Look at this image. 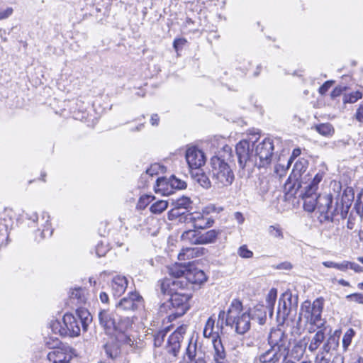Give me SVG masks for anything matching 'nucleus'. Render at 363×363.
Masks as SVG:
<instances>
[{
	"mask_svg": "<svg viewBox=\"0 0 363 363\" xmlns=\"http://www.w3.org/2000/svg\"><path fill=\"white\" fill-rule=\"evenodd\" d=\"M274 144L270 138H265L255 147L254 143L247 140H241L236 145V153L239 165L244 168L247 163H255L259 168L268 166L273 156Z\"/></svg>",
	"mask_w": 363,
	"mask_h": 363,
	"instance_id": "nucleus-1",
	"label": "nucleus"
},
{
	"mask_svg": "<svg viewBox=\"0 0 363 363\" xmlns=\"http://www.w3.org/2000/svg\"><path fill=\"white\" fill-rule=\"evenodd\" d=\"M232 159V150L228 145L223 147L217 155L211 159V176L214 186L224 188L230 186L235 179L234 172L229 162Z\"/></svg>",
	"mask_w": 363,
	"mask_h": 363,
	"instance_id": "nucleus-2",
	"label": "nucleus"
},
{
	"mask_svg": "<svg viewBox=\"0 0 363 363\" xmlns=\"http://www.w3.org/2000/svg\"><path fill=\"white\" fill-rule=\"evenodd\" d=\"M250 313L243 311L242 302L233 299L228 309L225 323L235 328V331L240 335L246 333L250 328Z\"/></svg>",
	"mask_w": 363,
	"mask_h": 363,
	"instance_id": "nucleus-3",
	"label": "nucleus"
},
{
	"mask_svg": "<svg viewBox=\"0 0 363 363\" xmlns=\"http://www.w3.org/2000/svg\"><path fill=\"white\" fill-rule=\"evenodd\" d=\"M323 305V298H318L313 303L305 301L301 306L299 320L301 317L306 320V322L310 325L308 328L310 333L315 332V327L321 328L324 325L325 322L321 318Z\"/></svg>",
	"mask_w": 363,
	"mask_h": 363,
	"instance_id": "nucleus-4",
	"label": "nucleus"
},
{
	"mask_svg": "<svg viewBox=\"0 0 363 363\" xmlns=\"http://www.w3.org/2000/svg\"><path fill=\"white\" fill-rule=\"evenodd\" d=\"M304 209L308 212H313L315 209L321 214L335 216L338 213L336 206L333 205L331 194H319L313 197L305 199Z\"/></svg>",
	"mask_w": 363,
	"mask_h": 363,
	"instance_id": "nucleus-5",
	"label": "nucleus"
},
{
	"mask_svg": "<svg viewBox=\"0 0 363 363\" xmlns=\"http://www.w3.org/2000/svg\"><path fill=\"white\" fill-rule=\"evenodd\" d=\"M223 208L220 206H216L214 204H209L204 207L201 212H194L184 216V222L192 223L195 229H206L211 227L214 223V220L208 216L211 213H220Z\"/></svg>",
	"mask_w": 363,
	"mask_h": 363,
	"instance_id": "nucleus-6",
	"label": "nucleus"
},
{
	"mask_svg": "<svg viewBox=\"0 0 363 363\" xmlns=\"http://www.w3.org/2000/svg\"><path fill=\"white\" fill-rule=\"evenodd\" d=\"M169 296L170 298L169 302L161 306L160 311L162 312L164 311L166 307L172 306V308L176 310V311L172 312V314L177 316H181L184 314L189 308V300L191 298L190 294L180 292L169 294Z\"/></svg>",
	"mask_w": 363,
	"mask_h": 363,
	"instance_id": "nucleus-7",
	"label": "nucleus"
},
{
	"mask_svg": "<svg viewBox=\"0 0 363 363\" xmlns=\"http://www.w3.org/2000/svg\"><path fill=\"white\" fill-rule=\"evenodd\" d=\"M143 297L136 291L130 292L116 305L118 312L131 313L142 309L144 306Z\"/></svg>",
	"mask_w": 363,
	"mask_h": 363,
	"instance_id": "nucleus-8",
	"label": "nucleus"
},
{
	"mask_svg": "<svg viewBox=\"0 0 363 363\" xmlns=\"http://www.w3.org/2000/svg\"><path fill=\"white\" fill-rule=\"evenodd\" d=\"M268 342L270 347L288 356L291 343L287 335L281 329H272L268 336Z\"/></svg>",
	"mask_w": 363,
	"mask_h": 363,
	"instance_id": "nucleus-9",
	"label": "nucleus"
},
{
	"mask_svg": "<svg viewBox=\"0 0 363 363\" xmlns=\"http://www.w3.org/2000/svg\"><path fill=\"white\" fill-rule=\"evenodd\" d=\"M186 187V182L172 176L169 179L160 177L157 179L155 191L163 195H169L173 193V189H183Z\"/></svg>",
	"mask_w": 363,
	"mask_h": 363,
	"instance_id": "nucleus-10",
	"label": "nucleus"
},
{
	"mask_svg": "<svg viewBox=\"0 0 363 363\" xmlns=\"http://www.w3.org/2000/svg\"><path fill=\"white\" fill-rule=\"evenodd\" d=\"M72 349L68 345L60 343L48 352L47 357L52 363H72Z\"/></svg>",
	"mask_w": 363,
	"mask_h": 363,
	"instance_id": "nucleus-11",
	"label": "nucleus"
},
{
	"mask_svg": "<svg viewBox=\"0 0 363 363\" xmlns=\"http://www.w3.org/2000/svg\"><path fill=\"white\" fill-rule=\"evenodd\" d=\"M187 282L184 278H166L160 284V290L163 294H172L180 293L182 291L189 289Z\"/></svg>",
	"mask_w": 363,
	"mask_h": 363,
	"instance_id": "nucleus-12",
	"label": "nucleus"
},
{
	"mask_svg": "<svg viewBox=\"0 0 363 363\" xmlns=\"http://www.w3.org/2000/svg\"><path fill=\"white\" fill-rule=\"evenodd\" d=\"M185 157L191 169H199L205 164L206 161L204 152L196 146H191L187 148Z\"/></svg>",
	"mask_w": 363,
	"mask_h": 363,
	"instance_id": "nucleus-13",
	"label": "nucleus"
},
{
	"mask_svg": "<svg viewBox=\"0 0 363 363\" xmlns=\"http://www.w3.org/2000/svg\"><path fill=\"white\" fill-rule=\"evenodd\" d=\"M287 355L271 347L255 359L256 363H284Z\"/></svg>",
	"mask_w": 363,
	"mask_h": 363,
	"instance_id": "nucleus-14",
	"label": "nucleus"
},
{
	"mask_svg": "<svg viewBox=\"0 0 363 363\" xmlns=\"http://www.w3.org/2000/svg\"><path fill=\"white\" fill-rule=\"evenodd\" d=\"M324 177L323 172H317L313 178L308 179V182H302L301 187L304 189L303 200L316 195L318 184Z\"/></svg>",
	"mask_w": 363,
	"mask_h": 363,
	"instance_id": "nucleus-15",
	"label": "nucleus"
},
{
	"mask_svg": "<svg viewBox=\"0 0 363 363\" xmlns=\"http://www.w3.org/2000/svg\"><path fill=\"white\" fill-rule=\"evenodd\" d=\"M62 323L67 332V336L76 337L80 333V323L77 317L72 314L64 315Z\"/></svg>",
	"mask_w": 363,
	"mask_h": 363,
	"instance_id": "nucleus-16",
	"label": "nucleus"
},
{
	"mask_svg": "<svg viewBox=\"0 0 363 363\" xmlns=\"http://www.w3.org/2000/svg\"><path fill=\"white\" fill-rule=\"evenodd\" d=\"M184 278L188 281L189 288L191 284H201L206 281V276L202 270L190 266L188 267Z\"/></svg>",
	"mask_w": 363,
	"mask_h": 363,
	"instance_id": "nucleus-17",
	"label": "nucleus"
},
{
	"mask_svg": "<svg viewBox=\"0 0 363 363\" xmlns=\"http://www.w3.org/2000/svg\"><path fill=\"white\" fill-rule=\"evenodd\" d=\"M128 281L125 276L116 275L111 279L110 286L111 292L115 296H121L126 290Z\"/></svg>",
	"mask_w": 363,
	"mask_h": 363,
	"instance_id": "nucleus-18",
	"label": "nucleus"
},
{
	"mask_svg": "<svg viewBox=\"0 0 363 363\" xmlns=\"http://www.w3.org/2000/svg\"><path fill=\"white\" fill-rule=\"evenodd\" d=\"M291 296L283 294L279 299L277 308V314L279 318L286 319L290 312Z\"/></svg>",
	"mask_w": 363,
	"mask_h": 363,
	"instance_id": "nucleus-19",
	"label": "nucleus"
},
{
	"mask_svg": "<svg viewBox=\"0 0 363 363\" xmlns=\"http://www.w3.org/2000/svg\"><path fill=\"white\" fill-rule=\"evenodd\" d=\"M100 324L106 330H111L116 327L114 314L108 311L103 310L99 314Z\"/></svg>",
	"mask_w": 363,
	"mask_h": 363,
	"instance_id": "nucleus-20",
	"label": "nucleus"
},
{
	"mask_svg": "<svg viewBox=\"0 0 363 363\" xmlns=\"http://www.w3.org/2000/svg\"><path fill=\"white\" fill-rule=\"evenodd\" d=\"M196 342H192L191 340L186 349L182 360L179 363H194L198 359Z\"/></svg>",
	"mask_w": 363,
	"mask_h": 363,
	"instance_id": "nucleus-21",
	"label": "nucleus"
},
{
	"mask_svg": "<svg viewBox=\"0 0 363 363\" xmlns=\"http://www.w3.org/2000/svg\"><path fill=\"white\" fill-rule=\"evenodd\" d=\"M309 341L308 350L311 352H315L325 340V333L322 330L317 331L311 338L307 337Z\"/></svg>",
	"mask_w": 363,
	"mask_h": 363,
	"instance_id": "nucleus-22",
	"label": "nucleus"
},
{
	"mask_svg": "<svg viewBox=\"0 0 363 363\" xmlns=\"http://www.w3.org/2000/svg\"><path fill=\"white\" fill-rule=\"evenodd\" d=\"M213 362H218L220 361H225V351L224 349V347L221 342V340L220 338H216L213 340Z\"/></svg>",
	"mask_w": 363,
	"mask_h": 363,
	"instance_id": "nucleus-23",
	"label": "nucleus"
},
{
	"mask_svg": "<svg viewBox=\"0 0 363 363\" xmlns=\"http://www.w3.org/2000/svg\"><path fill=\"white\" fill-rule=\"evenodd\" d=\"M177 334L170 335L167 345V351L168 353L172 354L173 356H177L180 347L182 340L178 338Z\"/></svg>",
	"mask_w": 363,
	"mask_h": 363,
	"instance_id": "nucleus-24",
	"label": "nucleus"
},
{
	"mask_svg": "<svg viewBox=\"0 0 363 363\" xmlns=\"http://www.w3.org/2000/svg\"><path fill=\"white\" fill-rule=\"evenodd\" d=\"M181 240L191 245H200V232L195 228L186 230L182 234Z\"/></svg>",
	"mask_w": 363,
	"mask_h": 363,
	"instance_id": "nucleus-25",
	"label": "nucleus"
},
{
	"mask_svg": "<svg viewBox=\"0 0 363 363\" xmlns=\"http://www.w3.org/2000/svg\"><path fill=\"white\" fill-rule=\"evenodd\" d=\"M221 233L220 230H210L205 233L200 232V245L215 243L218 235Z\"/></svg>",
	"mask_w": 363,
	"mask_h": 363,
	"instance_id": "nucleus-26",
	"label": "nucleus"
},
{
	"mask_svg": "<svg viewBox=\"0 0 363 363\" xmlns=\"http://www.w3.org/2000/svg\"><path fill=\"white\" fill-rule=\"evenodd\" d=\"M76 317L81 324L83 330L86 331L92 318L89 312L85 308H79L76 312Z\"/></svg>",
	"mask_w": 363,
	"mask_h": 363,
	"instance_id": "nucleus-27",
	"label": "nucleus"
},
{
	"mask_svg": "<svg viewBox=\"0 0 363 363\" xmlns=\"http://www.w3.org/2000/svg\"><path fill=\"white\" fill-rule=\"evenodd\" d=\"M250 313V320H257L259 324L262 325L264 323L267 318V312L265 308L262 305L256 306L253 311Z\"/></svg>",
	"mask_w": 363,
	"mask_h": 363,
	"instance_id": "nucleus-28",
	"label": "nucleus"
},
{
	"mask_svg": "<svg viewBox=\"0 0 363 363\" xmlns=\"http://www.w3.org/2000/svg\"><path fill=\"white\" fill-rule=\"evenodd\" d=\"M133 323L130 317L121 318L118 322H116V327H113V330L125 333L132 327Z\"/></svg>",
	"mask_w": 363,
	"mask_h": 363,
	"instance_id": "nucleus-29",
	"label": "nucleus"
},
{
	"mask_svg": "<svg viewBox=\"0 0 363 363\" xmlns=\"http://www.w3.org/2000/svg\"><path fill=\"white\" fill-rule=\"evenodd\" d=\"M188 267L182 264H175L168 268L170 278L178 279L179 277H184Z\"/></svg>",
	"mask_w": 363,
	"mask_h": 363,
	"instance_id": "nucleus-30",
	"label": "nucleus"
},
{
	"mask_svg": "<svg viewBox=\"0 0 363 363\" xmlns=\"http://www.w3.org/2000/svg\"><path fill=\"white\" fill-rule=\"evenodd\" d=\"M307 343L308 342L306 341V337L297 342L291 350V355L297 359L302 357L305 352Z\"/></svg>",
	"mask_w": 363,
	"mask_h": 363,
	"instance_id": "nucleus-31",
	"label": "nucleus"
},
{
	"mask_svg": "<svg viewBox=\"0 0 363 363\" xmlns=\"http://www.w3.org/2000/svg\"><path fill=\"white\" fill-rule=\"evenodd\" d=\"M41 220H44L42 224L43 229L41 230L40 235L41 238H45L47 236H51L52 234V229L51 228L50 223V216L48 213H43L41 216Z\"/></svg>",
	"mask_w": 363,
	"mask_h": 363,
	"instance_id": "nucleus-32",
	"label": "nucleus"
},
{
	"mask_svg": "<svg viewBox=\"0 0 363 363\" xmlns=\"http://www.w3.org/2000/svg\"><path fill=\"white\" fill-rule=\"evenodd\" d=\"M339 345L338 338L334 335H330L324 342L322 347V354L329 353L331 350H335Z\"/></svg>",
	"mask_w": 363,
	"mask_h": 363,
	"instance_id": "nucleus-33",
	"label": "nucleus"
},
{
	"mask_svg": "<svg viewBox=\"0 0 363 363\" xmlns=\"http://www.w3.org/2000/svg\"><path fill=\"white\" fill-rule=\"evenodd\" d=\"M277 297V290L274 288H272L269 290L267 297H266V307L269 309L270 313H272V311L274 307V304Z\"/></svg>",
	"mask_w": 363,
	"mask_h": 363,
	"instance_id": "nucleus-34",
	"label": "nucleus"
},
{
	"mask_svg": "<svg viewBox=\"0 0 363 363\" xmlns=\"http://www.w3.org/2000/svg\"><path fill=\"white\" fill-rule=\"evenodd\" d=\"M168 207V202L164 200H159L152 203L150 208V211L154 214H160L164 211Z\"/></svg>",
	"mask_w": 363,
	"mask_h": 363,
	"instance_id": "nucleus-35",
	"label": "nucleus"
},
{
	"mask_svg": "<svg viewBox=\"0 0 363 363\" xmlns=\"http://www.w3.org/2000/svg\"><path fill=\"white\" fill-rule=\"evenodd\" d=\"M50 328L55 334H59L61 336H67V332L65 330L64 325L57 320H52L50 323Z\"/></svg>",
	"mask_w": 363,
	"mask_h": 363,
	"instance_id": "nucleus-36",
	"label": "nucleus"
},
{
	"mask_svg": "<svg viewBox=\"0 0 363 363\" xmlns=\"http://www.w3.org/2000/svg\"><path fill=\"white\" fill-rule=\"evenodd\" d=\"M194 180L203 188L209 189L211 186V182L204 173H196L193 175Z\"/></svg>",
	"mask_w": 363,
	"mask_h": 363,
	"instance_id": "nucleus-37",
	"label": "nucleus"
},
{
	"mask_svg": "<svg viewBox=\"0 0 363 363\" xmlns=\"http://www.w3.org/2000/svg\"><path fill=\"white\" fill-rule=\"evenodd\" d=\"M315 130L323 136H330L334 133V128L330 123H322L315 126Z\"/></svg>",
	"mask_w": 363,
	"mask_h": 363,
	"instance_id": "nucleus-38",
	"label": "nucleus"
},
{
	"mask_svg": "<svg viewBox=\"0 0 363 363\" xmlns=\"http://www.w3.org/2000/svg\"><path fill=\"white\" fill-rule=\"evenodd\" d=\"M173 204L174 206V209H172V211H174L175 209H187L191 206V202L189 198L182 196L175 200Z\"/></svg>",
	"mask_w": 363,
	"mask_h": 363,
	"instance_id": "nucleus-39",
	"label": "nucleus"
},
{
	"mask_svg": "<svg viewBox=\"0 0 363 363\" xmlns=\"http://www.w3.org/2000/svg\"><path fill=\"white\" fill-rule=\"evenodd\" d=\"M269 235L274 238L281 240L284 238L283 230L279 225L275 224L269 225L267 229Z\"/></svg>",
	"mask_w": 363,
	"mask_h": 363,
	"instance_id": "nucleus-40",
	"label": "nucleus"
},
{
	"mask_svg": "<svg viewBox=\"0 0 363 363\" xmlns=\"http://www.w3.org/2000/svg\"><path fill=\"white\" fill-rule=\"evenodd\" d=\"M71 298L77 299L79 303L86 301L85 290L82 288H76L70 294Z\"/></svg>",
	"mask_w": 363,
	"mask_h": 363,
	"instance_id": "nucleus-41",
	"label": "nucleus"
},
{
	"mask_svg": "<svg viewBox=\"0 0 363 363\" xmlns=\"http://www.w3.org/2000/svg\"><path fill=\"white\" fill-rule=\"evenodd\" d=\"M354 335L355 332L352 328L348 329L344 334L342 337V347L345 351L347 350L348 347L350 345Z\"/></svg>",
	"mask_w": 363,
	"mask_h": 363,
	"instance_id": "nucleus-42",
	"label": "nucleus"
},
{
	"mask_svg": "<svg viewBox=\"0 0 363 363\" xmlns=\"http://www.w3.org/2000/svg\"><path fill=\"white\" fill-rule=\"evenodd\" d=\"M154 199L155 196H153L143 195L138 200L137 203V208L140 210H144Z\"/></svg>",
	"mask_w": 363,
	"mask_h": 363,
	"instance_id": "nucleus-43",
	"label": "nucleus"
},
{
	"mask_svg": "<svg viewBox=\"0 0 363 363\" xmlns=\"http://www.w3.org/2000/svg\"><path fill=\"white\" fill-rule=\"evenodd\" d=\"M198 252L197 248H191V247H186L183 248L182 251L178 255V259L179 260H184L186 257L191 258L193 257L194 254Z\"/></svg>",
	"mask_w": 363,
	"mask_h": 363,
	"instance_id": "nucleus-44",
	"label": "nucleus"
},
{
	"mask_svg": "<svg viewBox=\"0 0 363 363\" xmlns=\"http://www.w3.org/2000/svg\"><path fill=\"white\" fill-rule=\"evenodd\" d=\"M215 320L210 317L205 325L203 328V336L205 337H210L213 335V328H214Z\"/></svg>",
	"mask_w": 363,
	"mask_h": 363,
	"instance_id": "nucleus-45",
	"label": "nucleus"
},
{
	"mask_svg": "<svg viewBox=\"0 0 363 363\" xmlns=\"http://www.w3.org/2000/svg\"><path fill=\"white\" fill-rule=\"evenodd\" d=\"M362 97V94L359 91H354L349 94H345L343 96V102L353 104Z\"/></svg>",
	"mask_w": 363,
	"mask_h": 363,
	"instance_id": "nucleus-46",
	"label": "nucleus"
},
{
	"mask_svg": "<svg viewBox=\"0 0 363 363\" xmlns=\"http://www.w3.org/2000/svg\"><path fill=\"white\" fill-rule=\"evenodd\" d=\"M322 264L327 268H334L339 271L345 272V260L340 263L333 261H325Z\"/></svg>",
	"mask_w": 363,
	"mask_h": 363,
	"instance_id": "nucleus-47",
	"label": "nucleus"
},
{
	"mask_svg": "<svg viewBox=\"0 0 363 363\" xmlns=\"http://www.w3.org/2000/svg\"><path fill=\"white\" fill-rule=\"evenodd\" d=\"M238 255L242 258L248 259L252 257L253 252L247 248L246 245H243L238 249Z\"/></svg>",
	"mask_w": 363,
	"mask_h": 363,
	"instance_id": "nucleus-48",
	"label": "nucleus"
},
{
	"mask_svg": "<svg viewBox=\"0 0 363 363\" xmlns=\"http://www.w3.org/2000/svg\"><path fill=\"white\" fill-rule=\"evenodd\" d=\"M166 333L163 330L157 332L154 335V345L156 347H160L164 342Z\"/></svg>",
	"mask_w": 363,
	"mask_h": 363,
	"instance_id": "nucleus-49",
	"label": "nucleus"
},
{
	"mask_svg": "<svg viewBox=\"0 0 363 363\" xmlns=\"http://www.w3.org/2000/svg\"><path fill=\"white\" fill-rule=\"evenodd\" d=\"M8 238V225L6 220L0 218V240Z\"/></svg>",
	"mask_w": 363,
	"mask_h": 363,
	"instance_id": "nucleus-50",
	"label": "nucleus"
},
{
	"mask_svg": "<svg viewBox=\"0 0 363 363\" xmlns=\"http://www.w3.org/2000/svg\"><path fill=\"white\" fill-rule=\"evenodd\" d=\"M348 269H351L357 273H360L363 272V268L358 264L347 260H345V272H346Z\"/></svg>",
	"mask_w": 363,
	"mask_h": 363,
	"instance_id": "nucleus-51",
	"label": "nucleus"
},
{
	"mask_svg": "<svg viewBox=\"0 0 363 363\" xmlns=\"http://www.w3.org/2000/svg\"><path fill=\"white\" fill-rule=\"evenodd\" d=\"M106 353L111 359H116L120 354L119 350L116 346L107 345L106 347Z\"/></svg>",
	"mask_w": 363,
	"mask_h": 363,
	"instance_id": "nucleus-52",
	"label": "nucleus"
},
{
	"mask_svg": "<svg viewBox=\"0 0 363 363\" xmlns=\"http://www.w3.org/2000/svg\"><path fill=\"white\" fill-rule=\"evenodd\" d=\"M307 167V161L305 160H298L296 162L294 167V171L297 172L298 173H301L302 172H304Z\"/></svg>",
	"mask_w": 363,
	"mask_h": 363,
	"instance_id": "nucleus-53",
	"label": "nucleus"
},
{
	"mask_svg": "<svg viewBox=\"0 0 363 363\" xmlns=\"http://www.w3.org/2000/svg\"><path fill=\"white\" fill-rule=\"evenodd\" d=\"M347 300L353 301L358 303L363 304V294L355 293L352 294L347 295L346 296Z\"/></svg>",
	"mask_w": 363,
	"mask_h": 363,
	"instance_id": "nucleus-54",
	"label": "nucleus"
},
{
	"mask_svg": "<svg viewBox=\"0 0 363 363\" xmlns=\"http://www.w3.org/2000/svg\"><path fill=\"white\" fill-rule=\"evenodd\" d=\"M13 13V9L11 7H8L7 9L3 10L0 9V20L6 19L9 18Z\"/></svg>",
	"mask_w": 363,
	"mask_h": 363,
	"instance_id": "nucleus-55",
	"label": "nucleus"
},
{
	"mask_svg": "<svg viewBox=\"0 0 363 363\" xmlns=\"http://www.w3.org/2000/svg\"><path fill=\"white\" fill-rule=\"evenodd\" d=\"M333 81L325 82L319 89V93L322 95L325 94L333 84Z\"/></svg>",
	"mask_w": 363,
	"mask_h": 363,
	"instance_id": "nucleus-56",
	"label": "nucleus"
},
{
	"mask_svg": "<svg viewBox=\"0 0 363 363\" xmlns=\"http://www.w3.org/2000/svg\"><path fill=\"white\" fill-rule=\"evenodd\" d=\"M345 89L346 86H336L331 92V98L335 99L339 96Z\"/></svg>",
	"mask_w": 363,
	"mask_h": 363,
	"instance_id": "nucleus-57",
	"label": "nucleus"
},
{
	"mask_svg": "<svg viewBox=\"0 0 363 363\" xmlns=\"http://www.w3.org/2000/svg\"><path fill=\"white\" fill-rule=\"evenodd\" d=\"M186 326L185 325H182L180 327H179L174 333H172L171 335H176L177 334L178 335V338L180 339V340H183V335L184 334H185L186 333Z\"/></svg>",
	"mask_w": 363,
	"mask_h": 363,
	"instance_id": "nucleus-58",
	"label": "nucleus"
},
{
	"mask_svg": "<svg viewBox=\"0 0 363 363\" xmlns=\"http://www.w3.org/2000/svg\"><path fill=\"white\" fill-rule=\"evenodd\" d=\"M355 118L361 123H363V104H361L355 113Z\"/></svg>",
	"mask_w": 363,
	"mask_h": 363,
	"instance_id": "nucleus-59",
	"label": "nucleus"
},
{
	"mask_svg": "<svg viewBox=\"0 0 363 363\" xmlns=\"http://www.w3.org/2000/svg\"><path fill=\"white\" fill-rule=\"evenodd\" d=\"M160 166L159 164H155L152 165L149 169L146 171V174H148L151 177H152L155 174H157V169H159Z\"/></svg>",
	"mask_w": 363,
	"mask_h": 363,
	"instance_id": "nucleus-60",
	"label": "nucleus"
},
{
	"mask_svg": "<svg viewBox=\"0 0 363 363\" xmlns=\"http://www.w3.org/2000/svg\"><path fill=\"white\" fill-rule=\"evenodd\" d=\"M301 153L300 148H296L293 150L291 156L289 160V164H290L294 160L298 157Z\"/></svg>",
	"mask_w": 363,
	"mask_h": 363,
	"instance_id": "nucleus-61",
	"label": "nucleus"
},
{
	"mask_svg": "<svg viewBox=\"0 0 363 363\" xmlns=\"http://www.w3.org/2000/svg\"><path fill=\"white\" fill-rule=\"evenodd\" d=\"M234 218L237 221V223L240 225L242 224L245 221V218L242 213L240 212H235L234 213Z\"/></svg>",
	"mask_w": 363,
	"mask_h": 363,
	"instance_id": "nucleus-62",
	"label": "nucleus"
},
{
	"mask_svg": "<svg viewBox=\"0 0 363 363\" xmlns=\"http://www.w3.org/2000/svg\"><path fill=\"white\" fill-rule=\"evenodd\" d=\"M185 43H186V40L184 39H182V38L175 39L174 41V43H173L174 49L176 50H177L178 48L179 47L184 45Z\"/></svg>",
	"mask_w": 363,
	"mask_h": 363,
	"instance_id": "nucleus-63",
	"label": "nucleus"
},
{
	"mask_svg": "<svg viewBox=\"0 0 363 363\" xmlns=\"http://www.w3.org/2000/svg\"><path fill=\"white\" fill-rule=\"evenodd\" d=\"M159 116L157 114H153L151 116L150 122L152 125H157L159 123Z\"/></svg>",
	"mask_w": 363,
	"mask_h": 363,
	"instance_id": "nucleus-64",
	"label": "nucleus"
}]
</instances>
